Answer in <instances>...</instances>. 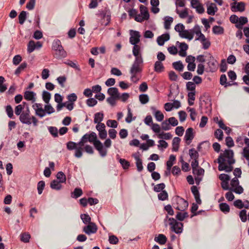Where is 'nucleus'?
I'll list each match as a JSON object with an SVG mask.
<instances>
[{"label": "nucleus", "mask_w": 249, "mask_h": 249, "mask_svg": "<svg viewBox=\"0 0 249 249\" xmlns=\"http://www.w3.org/2000/svg\"><path fill=\"white\" fill-rule=\"evenodd\" d=\"M176 159V156L171 155L169 157L168 160L166 162L167 169L170 170L172 166L174 164V161Z\"/></svg>", "instance_id": "obj_36"}, {"label": "nucleus", "mask_w": 249, "mask_h": 249, "mask_svg": "<svg viewBox=\"0 0 249 249\" xmlns=\"http://www.w3.org/2000/svg\"><path fill=\"white\" fill-rule=\"evenodd\" d=\"M248 22V20L246 17H240L238 18V23L235 24V27L238 29H242L243 26Z\"/></svg>", "instance_id": "obj_20"}, {"label": "nucleus", "mask_w": 249, "mask_h": 249, "mask_svg": "<svg viewBox=\"0 0 249 249\" xmlns=\"http://www.w3.org/2000/svg\"><path fill=\"white\" fill-rule=\"evenodd\" d=\"M133 48L132 50L133 54L135 58H142V54L140 53L141 47L138 44L133 45Z\"/></svg>", "instance_id": "obj_22"}, {"label": "nucleus", "mask_w": 249, "mask_h": 249, "mask_svg": "<svg viewBox=\"0 0 249 249\" xmlns=\"http://www.w3.org/2000/svg\"><path fill=\"white\" fill-rule=\"evenodd\" d=\"M155 241L161 245L164 244L167 241V238L163 234H159L157 237H155Z\"/></svg>", "instance_id": "obj_29"}, {"label": "nucleus", "mask_w": 249, "mask_h": 249, "mask_svg": "<svg viewBox=\"0 0 249 249\" xmlns=\"http://www.w3.org/2000/svg\"><path fill=\"white\" fill-rule=\"evenodd\" d=\"M189 154L192 159H198L199 154L197 151L193 148L189 150Z\"/></svg>", "instance_id": "obj_40"}, {"label": "nucleus", "mask_w": 249, "mask_h": 249, "mask_svg": "<svg viewBox=\"0 0 249 249\" xmlns=\"http://www.w3.org/2000/svg\"><path fill=\"white\" fill-rule=\"evenodd\" d=\"M36 93L32 91H26L24 93V98L27 101H31L34 103L36 101Z\"/></svg>", "instance_id": "obj_15"}, {"label": "nucleus", "mask_w": 249, "mask_h": 249, "mask_svg": "<svg viewBox=\"0 0 249 249\" xmlns=\"http://www.w3.org/2000/svg\"><path fill=\"white\" fill-rule=\"evenodd\" d=\"M224 32V28L221 26L215 25L213 27V32L215 35H222Z\"/></svg>", "instance_id": "obj_38"}, {"label": "nucleus", "mask_w": 249, "mask_h": 249, "mask_svg": "<svg viewBox=\"0 0 249 249\" xmlns=\"http://www.w3.org/2000/svg\"><path fill=\"white\" fill-rule=\"evenodd\" d=\"M173 21V18L171 17H166L164 22V28L168 30L170 29L171 24Z\"/></svg>", "instance_id": "obj_41"}, {"label": "nucleus", "mask_w": 249, "mask_h": 249, "mask_svg": "<svg viewBox=\"0 0 249 249\" xmlns=\"http://www.w3.org/2000/svg\"><path fill=\"white\" fill-rule=\"evenodd\" d=\"M214 136L220 141L223 138V132L220 129H217L214 132Z\"/></svg>", "instance_id": "obj_56"}, {"label": "nucleus", "mask_w": 249, "mask_h": 249, "mask_svg": "<svg viewBox=\"0 0 249 249\" xmlns=\"http://www.w3.org/2000/svg\"><path fill=\"white\" fill-rule=\"evenodd\" d=\"M188 213L186 212L183 213L178 212L177 213L176 218L179 221H182L184 219L188 217Z\"/></svg>", "instance_id": "obj_28"}, {"label": "nucleus", "mask_w": 249, "mask_h": 249, "mask_svg": "<svg viewBox=\"0 0 249 249\" xmlns=\"http://www.w3.org/2000/svg\"><path fill=\"white\" fill-rule=\"evenodd\" d=\"M225 161H226L225 159H222V156H219L218 158L217 159V162L219 164L218 169L219 171H223L224 170V169H222L225 168V166L226 165Z\"/></svg>", "instance_id": "obj_33"}, {"label": "nucleus", "mask_w": 249, "mask_h": 249, "mask_svg": "<svg viewBox=\"0 0 249 249\" xmlns=\"http://www.w3.org/2000/svg\"><path fill=\"white\" fill-rule=\"evenodd\" d=\"M233 4H237V5H231V10L232 12H236L237 11H239L242 12L245 11V3L244 2H237L235 1Z\"/></svg>", "instance_id": "obj_14"}, {"label": "nucleus", "mask_w": 249, "mask_h": 249, "mask_svg": "<svg viewBox=\"0 0 249 249\" xmlns=\"http://www.w3.org/2000/svg\"><path fill=\"white\" fill-rule=\"evenodd\" d=\"M63 63L78 71H81L80 66L76 61L75 62L71 60H67L66 61L63 62Z\"/></svg>", "instance_id": "obj_21"}, {"label": "nucleus", "mask_w": 249, "mask_h": 249, "mask_svg": "<svg viewBox=\"0 0 249 249\" xmlns=\"http://www.w3.org/2000/svg\"><path fill=\"white\" fill-rule=\"evenodd\" d=\"M218 10V8L214 3H211L207 7V13L210 15L213 16Z\"/></svg>", "instance_id": "obj_23"}, {"label": "nucleus", "mask_w": 249, "mask_h": 249, "mask_svg": "<svg viewBox=\"0 0 249 249\" xmlns=\"http://www.w3.org/2000/svg\"><path fill=\"white\" fill-rule=\"evenodd\" d=\"M87 105L89 107H92L97 104V101L93 98H89L86 100Z\"/></svg>", "instance_id": "obj_58"}, {"label": "nucleus", "mask_w": 249, "mask_h": 249, "mask_svg": "<svg viewBox=\"0 0 249 249\" xmlns=\"http://www.w3.org/2000/svg\"><path fill=\"white\" fill-rule=\"evenodd\" d=\"M102 20H106V22L102 21V24L105 26L109 25L111 20V12L109 10L105 9L102 11L99 14Z\"/></svg>", "instance_id": "obj_6"}, {"label": "nucleus", "mask_w": 249, "mask_h": 249, "mask_svg": "<svg viewBox=\"0 0 249 249\" xmlns=\"http://www.w3.org/2000/svg\"><path fill=\"white\" fill-rule=\"evenodd\" d=\"M209 55L210 58L207 64L209 71L213 72L216 71L218 69V62L212 55L211 54H209Z\"/></svg>", "instance_id": "obj_10"}, {"label": "nucleus", "mask_w": 249, "mask_h": 249, "mask_svg": "<svg viewBox=\"0 0 249 249\" xmlns=\"http://www.w3.org/2000/svg\"><path fill=\"white\" fill-rule=\"evenodd\" d=\"M233 151L232 150L226 149L223 154L221 153L219 156H222V159L227 158L229 164H233L235 163V160L233 158Z\"/></svg>", "instance_id": "obj_7"}, {"label": "nucleus", "mask_w": 249, "mask_h": 249, "mask_svg": "<svg viewBox=\"0 0 249 249\" xmlns=\"http://www.w3.org/2000/svg\"><path fill=\"white\" fill-rule=\"evenodd\" d=\"M57 179L59 180L61 183H64L66 181V176L64 173L62 171H59L56 175Z\"/></svg>", "instance_id": "obj_49"}, {"label": "nucleus", "mask_w": 249, "mask_h": 249, "mask_svg": "<svg viewBox=\"0 0 249 249\" xmlns=\"http://www.w3.org/2000/svg\"><path fill=\"white\" fill-rule=\"evenodd\" d=\"M89 142H92L95 149L99 152L101 157H104L107 154V150L104 148L102 143L97 139V135L94 132L89 134Z\"/></svg>", "instance_id": "obj_1"}, {"label": "nucleus", "mask_w": 249, "mask_h": 249, "mask_svg": "<svg viewBox=\"0 0 249 249\" xmlns=\"http://www.w3.org/2000/svg\"><path fill=\"white\" fill-rule=\"evenodd\" d=\"M186 89L187 90L196 91L195 84L192 82H188L186 84Z\"/></svg>", "instance_id": "obj_60"}, {"label": "nucleus", "mask_w": 249, "mask_h": 249, "mask_svg": "<svg viewBox=\"0 0 249 249\" xmlns=\"http://www.w3.org/2000/svg\"><path fill=\"white\" fill-rule=\"evenodd\" d=\"M239 217L243 222H245L247 220V211L245 209L242 210L239 213Z\"/></svg>", "instance_id": "obj_52"}, {"label": "nucleus", "mask_w": 249, "mask_h": 249, "mask_svg": "<svg viewBox=\"0 0 249 249\" xmlns=\"http://www.w3.org/2000/svg\"><path fill=\"white\" fill-rule=\"evenodd\" d=\"M89 133H86L82 137L80 141L78 142V145L80 146H83L85 143L88 142H89Z\"/></svg>", "instance_id": "obj_44"}, {"label": "nucleus", "mask_w": 249, "mask_h": 249, "mask_svg": "<svg viewBox=\"0 0 249 249\" xmlns=\"http://www.w3.org/2000/svg\"><path fill=\"white\" fill-rule=\"evenodd\" d=\"M158 197L159 200L164 201L168 199V195L165 190H162L158 194Z\"/></svg>", "instance_id": "obj_47"}, {"label": "nucleus", "mask_w": 249, "mask_h": 249, "mask_svg": "<svg viewBox=\"0 0 249 249\" xmlns=\"http://www.w3.org/2000/svg\"><path fill=\"white\" fill-rule=\"evenodd\" d=\"M194 129L192 127H189L186 130L184 140L187 145H189L195 137L193 132Z\"/></svg>", "instance_id": "obj_12"}, {"label": "nucleus", "mask_w": 249, "mask_h": 249, "mask_svg": "<svg viewBox=\"0 0 249 249\" xmlns=\"http://www.w3.org/2000/svg\"><path fill=\"white\" fill-rule=\"evenodd\" d=\"M107 93L111 97H113L117 98H120V94L119 92L118 89L117 88L112 87L109 88L107 89Z\"/></svg>", "instance_id": "obj_18"}, {"label": "nucleus", "mask_w": 249, "mask_h": 249, "mask_svg": "<svg viewBox=\"0 0 249 249\" xmlns=\"http://www.w3.org/2000/svg\"><path fill=\"white\" fill-rule=\"evenodd\" d=\"M158 137L160 139L170 140L172 138V135L170 133H164L162 132L159 134Z\"/></svg>", "instance_id": "obj_50"}, {"label": "nucleus", "mask_w": 249, "mask_h": 249, "mask_svg": "<svg viewBox=\"0 0 249 249\" xmlns=\"http://www.w3.org/2000/svg\"><path fill=\"white\" fill-rule=\"evenodd\" d=\"M130 37L129 38V42L132 45L138 44L140 42L141 35L139 32L130 30Z\"/></svg>", "instance_id": "obj_8"}, {"label": "nucleus", "mask_w": 249, "mask_h": 249, "mask_svg": "<svg viewBox=\"0 0 249 249\" xmlns=\"http://www.w3.org/2000/svg\"><path fill=\"white\" fill-rule=\"evenodd\" d=\"M45 183L43 180L39 181L37 183V191L39 195L42 193L43 190L45 187Z\"/></svg>", "instance_id": "obj_55"}, {"label": "nucleus", "mask_w": 249, "mask_h": 249, "mask_svg": "<svg viewBox=\"0 0 249 249\" xmlns=\"http://www.w3.org/2000/svg\"><path fill=\"white\" fill-rule=\"evenodd\" d=\"M119 161L123 168L124 170L128 169L130 166V162L125 159L120 158Z\"/></svg>", "instance_id": "obj_43"}, {"label": "nucleus", "mask_w": 249, "mask_h": 249, "mask_svg": "<svg viewBox=\"0 0 249 249\" xmlns=\"http://www.w3.org/2000/svg\"><path fill=\"white\" fill-rule=\"evenodd\" d=\"M18 22L21 25H22L27 18V12L25 11H22L18 15Z\"/></svg>", "instance_id": "obj_35"}, {"label": "nucleus", "mask_w": 249, "mask_h": 249, "mask_svg": "<svg viewBox=\"0 0 249 249\" xmlns=\"http://www.w3.org/2000/svg\"><path fill=\"white\" fill-rule=\"evenodd\" d=\"M165 187V184L164 183H160L155 185L153 188V190L156 192H160L164 190Z\"/></svg>", "instance_id": "obj_54"}, {"label": "nucleus", "mask_w": 249, "mask_h": 249, "mask_svg": "<svg viewBox=\"0 0 249 249\" xmlns=\"http://www.w3.org/2000/svg\"><path fill=\"white\" fill-rule=\"evenodd\" d=\"M52 49L56 51L57 58L61 59L67 56V52L64 50L59 39H55L53 42Z\"/></svg>", "instance_id": "obj_2"}, {"label": "nucleus", "mask_w": 249, "mask_h": 249, "mask_svg": "<svg viewBox=\"0 0 249 249\" xmlns=\"http://www.w3.org/2000/svg\"><path fill=\"white\" fill-rule=\"evenodd\" d=\"M176 12L177 14H179V17L181 18H186L188 15V10L187 8H185V9L181 12H180L177 9Z\"/></svg>", "instance_id": "obj_61"}, {"label": "nucleus", "mask_w": 249, "mask_h": 249, "mask_svg": "<svg viewBox=\"0 0 249 249\" xmlns=\"http://www.w3.org/2000/svg\"><path fill=\"white\" fill-rule=\"evenodd\" d=\"M107 125L109 127L115 128L117 127L118 123L114 120H108L107 122Z\"/></svg>", "instance_id": "obj_62"}, {"label": "nucleus", "mask_w": 249, "mask_h": 249, "mask_svg": "<svg viewBox=\"0 0 249 249\" xmlns=\"http://www.w3.org/2000/svg\"><path fill=\"white\" fill-rule=\"evenodd\" d=\"M173 207L180 211H184L188 206V202L183 198L177 196L173 200L172 203Z\"/></svg>", "instance_id": "obj_3"}, {"label": "nucleus", "mask_w": 249, "mask_h": 249, "mask_svg": "<svg viewBox=\"0 0 249 249\" xmlns=\"http://www.w3.org/2000/svg\"><path fill=\"white\" fill-rule=\"evenodd\" d=\"M48 130L50 133L53 136V137H57L58 135V130L56 127L50 126L48 128Z\"/></svg>", "instance_id": "obj_59"}, {"label": "nucleus", "mask_w": 249, "mask_h": 249, "mask_svg": "<svg viewBox=\"0 0 249 249\" xmlns=\"http://www.w3.org/2000/svg\"><path fill=\"white\" fill-rule=\"evenodd\" d=\"M104 113L102 112H97L94 114V123L95 124H99L104 119Z\"/></svg>", "instance_id": "obj_31"}, {"label": "nucleus", "mask_w": 249, "mask_h": 249, "mask_svg": "<svg viewBox=\"0 0 249 249\" xmlns=\"http://www.w3.org/2000/svg\"><path fill=\"white\" fill-rule=\"evenodd\" d=\"M170 39V35L168 33L164 34L158 37L157 41L159 46H163L165 41Z\"/></svg>", "instance_id": "obj_17"}, {"label": "nucleus", "mask_w": 249, "mask_h": 249, "mask_svg": "<svg viewBox=\"0 0 249 249\" xmlns=\"http://www.w3.org/2000/svg\"><path fill=\"white\" fill-rule=\"evenodd\" d=\"M97 230L98 228L95 223L92 222L88 224V225L85 226L83 228V231L86 234L90 235L92 233H96Z\"/></svg>", "instance_id": "obj_11"}, {"label": "nucleus", "mask_w": 249, "mask_h": 249, "mask_svg": "<svg viewBox=\"0 0 249 249\" xmlns=\"http://www.w3.org/2000/svg\"><path fill=\"white\" fill-rule=\"evenodd\" d=\"M140 10L141 14L144 17V18L145 19V20H148L149 18V14L147 7L144 5H141Z\"/></svg>", "instance_id": "obj_25"}, {"label": "nucleus", "mask_w": 249, "mask_h": 249, "mask_svg": "<svg viewBox=\"0 0 249 249\" xmlns=\"http://www.w3.org/2000/svg\"><path fill=\"white\" fill-rule=\"evenodd\" d=\"M169 223L171 226V230L177 234L180 233L182 232L183 224L180 222H178L174 218H169Z\"/></svg>", "instance_id": "obj_4"}, {"label": "nucleus", "mask_w": 249, "mask_h": 249, "mask_svg": "<svg viewBox=\"0 0 249 249\" xmlns=\"http://www.w3.org/2000/svg\"><path fill=\"white\" fill-rule=\"evenodd\" d=\"M173 67L175 70L179 71H182L184 67L183 65L180 61L174 62L173 63Z\"/></svg>", "instance_id": "obj_45"}, {"label": "nucleus", "mask_w": 249, "mask_h": 249, "mask_svg": "<svg viewBox=\"0 0 249 249\" xmlns=\"http://www.w3.org/2000/svg\"><path fill=\"white\" fill-rule=\"evenodd\" d=\"M83 194L82 190L80 188H76L74 191L71 193V197L74 198H77Z\"/></svg>", "instance_id": "obj_32"}, {"label": "nucleus", "mask_w": 249, "mask_h": 249, "mask_svg": "<svg viewBox=\"0 0 249 249\" xmlns=\"http://www.w3.org/2000/svg\"><path fill=\"white\" fill-rule=\"evenodd\" d=\"M30 238V234L27 232L22 233L20 235V240L24 243L29 242Z\"/></svg>", "instance_id": "obj_46"}, {"label": "nucleus", "mask_w": 249, "mask_h": 249, "mask_svg": "<svg viewBox=\"0 0 249 249\" xmlns=\"http://www.w3.org/2000/svg\"><path fill=\"white\" fill-rule=\"evenodd\" d=\"M80 217L83 221V222L85 224H89V223H92L91 222V217L88 213H84L81 214L80 215Z\"/></svg>", "instance_id": "obj_42"}, {"label": "nucleus", "mask_w": 249, "mask_h": 249, "mask_svg": "<svg viewBox=\"0 0 249 249\" xmlns=\"http://www.w3.org/2000/svg\"><path fill=\"white\" fill-rule=\"evenodd\" d=\"M139 100L142 104H145L149 101V97L147 94H142L139 96Z\"/></svg>", "instance_id": "obj_57"}, {"label": "nucleus", "mask_w": 249, "mask_h": 249, "mask_svg": "<svg viewBox=\"0 0 249 249\" xmlns=\"http://www.w3.org/2000/svg\"><path fill=\"white\" fill-rule=\"evenodd\" d=\"M36 48V43L34 41L30 40L28 44L27 52L29 53L33 52Z\"/></svg>", "instance_id": "obj_51"}, {"label": "nucleus", "mask_w": 249, "mask_h": 249, "mask_svg": "<svg viewBox=\"0 0 249 249\" xmlns=\"http://www.w3.org/2000/svg\"><path fill=\"white\" fill-rule=\"evenodd\" d=\"M132 156L136 160V164L138 172H141L143 170L142 160L140 158V153L139 152L133 153Z\"/></svg>", "instance_id": "obj_13"}, {"label": "nucleus", "mask_w": 249, "mask_h": 249, "mask_svg": "<svg viewBox=\"0 0 249 249\" xmlns=\"http://www.w3.org/2000/svg\"><path fill=\"white\" fill-rule=\"evenodd\" d=\"M143 63L142 58H135L134 63L131 67L130 72L131 74L134 73H137L141 72L142 69L141 68L140 65Z\"/></svg>", "instance_id": "obj_5"}, {"label": "nucleus", "mask_w": 249, "mask_h": 249, "mask_svg": "<svg viewBox=\"0 0 249 249\" xmlns=\"http://www.w3.org/2000/svg\"><path fill=\"white\" fill-rule=\"evenodd\" d=\"M179 36L182 38H187L189 40L192 39L194 37L193 33H192V31H191V30L190 31L187 30H184L183 33L182 34H179Z\"/></svg>", "instance_id": "obj_26"}, {"label": "nucleus", "mask_w": 249, "mask_h": 249, "mask_svg": "<svg viewBox=\"0 0 249 249\" xmlns=\"http://www.w3.org/2000/svg\"><path fill=\"white\" fill-rule=\"evenodd\" d=\"M233 205L235 207L240 209H242L244 207L245 209H249L248 205H244L241 199H237L235 200L233 203Z\"/></svg>", "instance_id": "obj_39"}, {"label": "nucleus", "mask_w": 249, "mask_h": 249, "mask_svg": "<svg viewBox=\"0 0 249 249\" xmlns=\"http://www.w3.org/2000/svg\"><path fill=\"white\" fill-rule=\"evenodd\" d=\"M217 124H218L219 127L220 128H221V129H222L223 130H228V132H227V134L229 135L231 133V128H230L229 127L226 126L225 125V124H224L223 120H220L219 121H218L217 122Z\"/></svg>", "instance_id": "obj_53"}, {"label": "nucleus", "mask_w": 249, "mask_h": 249, "mask_svg": "<svg viewBox=\"0 0 249 249\" xmlns=\"http://www.w3.org/2000/svg\"><path fill=\"white\" fill-rule=\"evenodd\" d=\"M164 70V67L161 62L157 61L154 64V71L157 72H161Z\"/></svg>", "instance_id": "obj_27"}, {"label": "nucleus", "mask_w": 249, "mask_h": 249, "mask_svg": "<svg viewBox=\"0 0 249 249\" xmlns=\"http://www.w3.org/2000/svg\"><path fill=\"white\" fill-rule=\"evenodd\" d=\"M219 209L221 212L226 214L230 212V208L229 205L226 203H221L219 204Z\"/></svg>", "instance_id": "obj_34"}, {"label": "nucleus", "mask_w": 249, "mask_h": 249, "mask_svg": "<svg viewBox=\"0 0 249 249\" xmlns=\"http://www.w3.org/2000/svg\"><path fill=\"white\" fill-rule=\"evenodd\" d=\"M60 182L57 180H53L50 183V187L52 189L56 190H59L62 188V185Z\"/></svg>", "instance_id": "obj_30"}, {"label": "nucleus", "mask_w": 249, "mask_h": 249, "mask_svg": "<svg viewBox=\"0 0 249 249\" xmlns=\"http://www.w3.org/2000/svg\"><path fill=\"white\" fill-rule=\"evenodd\" d=\"M151 109L155 113V117L158 121L160 122L163 120L164 115L161 111L156 110V107H151Z\"/></svg>", "instance_id": "obj_19"}, {"label": "nucleus", "mask_w": 249, "mask_h": 249, "mask_svg": "<svg viewBox=\"0 0 249 249\" xmlns=\"http://www.w3.org/2000/svg\"><path fill=\"white\" fill-rule=\"evenodd\" d=\"M51 98V93L47 91H43L42 93V99L45 103L48 104Z\"/></svg>", "instance_id": "obj_48"}, {"label": "nucleus", "mask_w": 249, "mask_h": 249, "mask_svg": "<svg viewBox=\"0 0 249 249\" xmlns=\"http://www.w3.org/2000/svg\"><path fill=\"white\" fill-rule=\"evenodd\" d=\"M31 118L30 115V110L28 108L26 111H23L19 116V120L22 123L24 124H27L28 125L31 124L32 122L31 121Z\"/></svg>", "instance_id": "obj_9"}, {"label": "nucleus", "mask_w": 249, "mask_h": 249, "mask_svg": "<svg viewBox=\"0 0 249 249\" xmlns=\"http://www.w3.org/2000/svg\"><path fill=\"white\" fill-rule=\"evenodd\" d=\"M27 64L26 62H24L22 63L16 70L15 71V74L17 76H19L21 72L23 71L27 67Z\"/></svg>", "instance_id": "obj_37"}, {"label": "nucleus", "mask_w": 249, "mask_h": 249, "mask_svg": "<svg viewBox=\"0 0 249 249\" xmlns=\"http://www.w3.org/2000/svg\"><path fill=\"white\" fill-rule=\"evenodd\" d=\"M77 145H78V143L72 141H70L67 143V148L69 150H72L76 148Z\"/></svg>", "instance_id": "obj_63"}, {"label": "nucleus", "mask_w": 249, "mask_h": 249, "mask_svg": "<svg viewBox=\"0 0 249 249\" xmlns=\"http://www.w3.org/2000/svg\"><path fill=\"white\" fill-rule=\"evenodd\" d=\"M108 241L111 244H117L119 242V239L117 236L114 235L109 236Z\"/></svg>", "instance_id": "obj_64"}, {"label": "nucleus", "mask_w": 249, "mask_h": 249, "mask_svg": "<svg viewBox=\"0 0 249 249\" xmlns=\"http://www.w3.org/2000/svg\"><path fill=\"white\" fill-rule=\"evenodd\" d=\"M191 190L195 197L196 202L198 204H201V200L200 198V194L198 189L196 186H192L191 188Z\"/></svg>", "instance_id": "obj_16"}, {"label": "nucleus", "mask_w": 249, "mask_h": 249, "mask_svg": "<svg viewBox=\"0 0 249 249\" xmlns=\"http://www.w3.org/2000/svg\"><path fill=\"white\" fill-rule=\"evenodd\" d=\"M181 139L179 137H175L172 141V151L177 152L178 150Z\"/></svg>", "instance_id": "obj_24"}]
</instances>
